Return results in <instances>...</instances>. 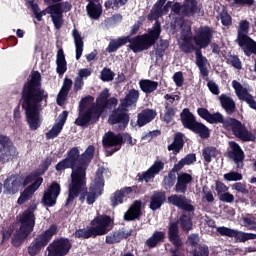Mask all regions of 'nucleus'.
<instances>
[{"label": "nucleus", "instance_id": "13", "mask_svg": "<svg viewBox=\"0 0 256 256\" xmlns=\"http://www.w3.org/2000/svg\"><path fill=\"white\" fill-rule=\"evenodd\" d=\"M123 143H125V140L123 139V134L121 133L115 134L114 132L109 131L102 138L103 147L106 149L114 147L110 151H107V157H111L114 153H117V151H121Z\"/></svg>", "mask_w": 256, "mask_h": 256}, {"label": "nucleus", "instance_id": "37", "mask_svg": "<svg viewBox=\"0 0 256 256\" xmlns=\"http://www.w3.org/2000/svg\"><path fill=\"white\" fill-rule=\"evenodd\" d=\"M179 171L175 166L168 172L167 176H164L162 185L166 191H169L170 189H173L175 187V183H177V174Z\"/></svg>", "mask_w": 256, "mask_h": 256}, {"label": "nucleus", "instance_id": "9", "mask_svg": "<svg viewBox=\"0 0 256 256\" xmlns=\"http://www.w3.org/2000/svg\"><path fill=\"white\" fill-rule=\"evenodd\" d=\"M180 119L183 127L189 129L195 135H198L200 139H209L211 137V130L205 124L197 121L195 115L191 113L189 108H184L180 113Z\"/></svg>", "mask_w": 256, "mask_h": 256}, {"label": "nucleus", "instance_id": "21", "mask_svg": "<svg viewBox=\"0 0 256 256\" xmlns=\"http://www.w3.org/2000/svg\"><path fill=\"white\" fill-rule=\"evenodd\" d=\"M23 183V177L19 176V174H12L7 179L4 180V193L6 195H15L19 193V189H21V185Z\"/></svg>", "mask_w": 256, "mask_h": 256}, {"label": "nucleus", "instance_id": "22", "mask_svg": "<svg viewBox=\"0 0 256 256\" xmlns=\"http://www.w3.org/2000/svg\"><path fill=\"white\" fill-rule=\"evenodd\" d=\"M165 169V163L161 160H156L153 165L142 174H138V181L141 183H149L151 179H155V175H159Z\"/></svg>", "mask_w": 256, "mask_h": 256}, {"label": "nucleus", "instance_id": "28", "mask_svg": "<svg viewBox=\"0 0 256 256\" xmlns=\"http://www.w3.org/2000/svg\"><path fill=\"white\" fill-rule=\"evenodd\" d=\"M168 239L172 245L183 247V240H181V236L179 235V221L169 223Z\"/></svg>", "mask_w": 256, "mask_h": 256}, {"label": "nucleus", "instance_id": "11", "mask_svg": "<svg viewBox=\"0 0 256 256\" xmlns=\"http://www.w3.org/2000/svg\"><path fill=\"white\" fill-rule=\"evenodd\" d=\"M45 15H50L52 23L57 31L63 27L64 21L61 3L51 4L46 9L40 11L36 16L37 21H43V17H45Z\"/></svg>", "mask_w": 256, "mask_h": 256}, {"label": "nucleus", "instance_id": "43", "mask_svg": "<svg viewBox=\"0 0 256 256\" xmlns=\"http://www.w3.org/2000/svg\"><path fill=\"white\" fill-rule=\"evenodd\" d=\"M163 239H165V232L156 231L150 238L146 240V245L150 249H153L157 247V245H159Z\"/></svg>", "mask_w": 256, "mask_h": 256}, {"label": "nucleus", "instance_id": "53", "mask_svg": "<svg viewBox=\"0 0 256 256\" xmlns=\"http://www.w3.org/2000/svg\"><path fill=\"white\" fill-rule=\"evenodd\" d=\"M100 79H101V81H104V82L113 81L115 79V72H113L111 69L105 67L101 71Z\"/></svg>", "mask_w": 256, "mask_h": 256}, {"label": "nucleus", "instance_id": "50", "mask_svg": "<svg viewBox=\"0 0 256 256\" xmlns=\"http://www.w3.org/2000/svg\"><path fill=\"white\" fill-rule=\"evenodd\" d=\"M226 63L228 65H232L234 69H238V71H241V69H243L241 59H239V56L237 55H228V58H226Z\"/></svg>", "mask_w": 256, "mask_h": 256}, {"label": "nucleus", "instance_id": "32", "mask_svg": "<svg viewBox=\"0 0 256 256\" xmlns=\"http://www.w3.org/2000/svg\"><path fill=\"white\" fill-rule=\"evenodd\" d=\"M165 201H167V195L164 191H154L150 198L149 204L151 211H157V209H161Z\"/></svg>", "mask_w": 256, "mask_h": 256}, {"label": "nucleus", "instance_id": "64", "mask_svg": "<svg viewBox=\"0 0 256 256\" xmlns=\"http://www.w3.org/2000/svg\"><path fill=\"white\" fill-rule=\"evenodd\" d=\"M207 87L209 91L212 92L213 95H219L220 91H219V85H217V83L213 81H209L207 83Z\"/></svg>", "mask_w": 256, "mask_h": 256}, {"label": "nucleus", "instance_id": "61", "mask_svg": "<svg viewBox=\"0 0 256 256\" xmlns=\"http://www.w3.org/2000/svg\"><path fill=\"white\" fill-rule=\"evenodd\" d=\"M232 189H235L238 193H242L243 195H247L249 190L247 189V185L237 182L232 186Z\"/></svg>", "mask_w": 256, "mask_h": 256}, {"label": "nucleus", "instance_id": "14", "mask_svg": "<svg viewBox=\"0 0 256 256\" xmlns=\"http://www.w3.org/2000/svg\"><path fill=\"white\" fill-rule=\"evenodd\" d=\"M35 211H37V203L33 200L30 203V206L24 210L22 215L20 216V229L23 231H28L29 233H33V229H35Z\"/></svg>", "mask_w": 256, "mask_h": 256}, {"label": "nucleus", "instance_id": "38", "mask_svg": "<svg viewBox=\"0 0 256 256\" xmlns=\"http://www.w3.org/2000/svg\"><path fill=\"white\" fill-rule=\"evenodd\" d=\"M196 65L200 69L203 77H209V70L207 69V57L203 56V51L197 50L196 52Z\"/></svg>", "mask_w": 256, "mask_h": 256}, {"label": "nucleus", "instance_id": "47", "mask_svg": "<svg viewBox=\"0 0 256 256\" xmlns=\"http://www.w3.org/2000/svg\"><path fill=\"white\" fill-rule=\"evenodd\" d=\"M164 117H163V121L164 123H172L173 119H175V115L177 113V108H173L172 106L169 105V102H165L164 104Z\"/></svg>", "mask_w": 256, "mask_h": 256}, {"label": "nucleus", "instance_id": "54", "mask_svg": "<svg viewBox=\"0 0 256 256\" xmlns=\"http://www.w3.org/2000/svg\"><path fill=\"white\" fill-rule=\"evenodd\" d=\"M61 131H63V128L55 124L48 132H46V139L49 141L59 137V133H61Z\"/></svg>", "mask_w": 256, "mask_h": 256}, {"label": "nucleus", "instance_id": "42", "mask_svg": "<svg viewBox=\"0 0 256 256\" xmlns=\"http://www.w3.org/2000/svg\"><path fill=\"white\" fill-rule=\"evenodd\" d=\"M127 197V193L125 192L124 188H121L120 190H116L111 196H110V203L111 207H119V205H123V201Z\"/></svg>", "mask_w": 256, "mask_h": 256}, {"label": "nucleus", "instance_id": "3", "mask_svg": "<svg viewBox=\"0 0 256 256\" xmlns=\"http://www.w3.org/2000/svg\"><path fill=\"white\" fill-rule=\"evenodd\" d=\"M197 113L201 119H204V121H207V123H210V125H217L220 123L223 129L226 131H231V133L235 135L237 139H240V141H243L244 143H249V141L256 140L255 134L248 131L245 124L236 118H225L220 112L211 113L207 108H198Z\"/></svg>", "mask_w": 256, "mask_h": 256}, {"label": "nucleus", "instance_id": "60", "mask_svg": "<svg viewBox=\"0 0 256 256\" xmlns=\"http://www.w3.org/2000/svg\"><path fill=\"white\" fill-rule=\"evenodd\" d=\"M220 19H221V23H222V25H224V27H229L230 25L233 24V19L231 18V15H229V13H227V12H222L220 14Z\"/></svg>", "mask_w": 256, "mask_h": 256}, {"label": "nucleus", "instance_id": "8", "mask_svg": "<svg viewBox=\"0 0 256 256\" xmlns=\"http://www.w3.org/2000/svg\"><path fill=\"white\" fill-rule=\"evenodd\" d=\"M161 22L156 20L153 24L152 29L148 31L147 34L138 35L133 38L131 36H125L128 45V49L133 51V53H141V51H147V49H151L157 41H159V37H161Z\"/></svg>", "mask_w": 256, "mask_h": 256}, {"label": "nucleus", "instance_id": "31", "mask_svg": "<svg viewBox=\"0 0 256 256\" xmlns=\"http://www.w3.org/2000/svg\"><path fill=\"white\" fill-rule=\"evenodd\" d=\"M236 43L241 47L246 57H251V55H256V42L250 36L242 40L236 41Z\"/></svg>", "mask_w": 256, "mask_h": 256}, {"label": "nucleus", "instance_id": "45", "mask_svg": "<svg viewBox=\"0 0 256 256\" xmlns=\"http://www.w3.org/2000/svg\"><path fill=\"white\" fill-rule=\"evenodd\" d=\"M128 39L125 36L119 37L116 40H111L106 48L107 53H115L123 45H127Z\"/></svg>", "mask_w": 256, "mask_h": 256}, {"label": "nucleus", "instance_id": "10", "mask_svg": "<svg viewBox=\"0 0 256 256\" xmlns=\"http://www.w3.org/2000/svg\"><path fill=\"white\" fill-rule=\"evenodd\" d=\"M57 233V225L52 224L50 227L42 232L40 235L36 236L28 247V254L30 256H36L41 253L42 249H45L54 235Z\"/></svg>", "mask_w": 256, "mask_h": 256}, {"label": "nucleus", "instance_id": "51", "mask_svg": "<svg viewBox=\"0 0 256 256\" xmlns=\"http://www.w3.org/2000/svg\"><path fill=\"white\" fill-rule=\"evenodd\" d=\"M53 163V158L51 156L46 157L41 165L39 169H36L35 171L39 173V175H45V173H47V171L49 170V167H51V164Z\"/></svg>", "mask_w": 256, "mask_h": 256}, {"label": "nucleus", "instance_id": "44", "mask_svg": "<svg viewBox=\"0 0 256 256\" xmlns=\"http://www.w3.org/2000/svg\"><path fill=\"white\" fill-rule=\"evenodd\" d=\"M249 29H250L249 21L242 20L239 23L236 42L241 41L243 39H247L249 37Z\"/></svg>", "mask_w": 256, "mask_h": 256}, {"label": "nucleus", "instance_id": "30", "mask_svg": "<svg viewBox=\"0 0 256 256\" xmlns=\"http://www.w3.org/2000/svg\"><path fill=\"white\" fill-rule=\"evenodd\" d=\"M93 101H95V97L91 95L85 96L84 98L81 99L79 103V111H80L79 116L75 120V125H77L78 127H89V125H92V124H86V125L80 124V119L81 117H83V115H85V113H87V108L93 103Z\"/></svg>", "mask_w": 256, "mask_h": 256}, {"label": "nucleus", "instance_id": "39", "mask_svg": "<svg viewBox=\"0 0 256 256\" xmlns=\"http://www.w3.org/2000/svg\"><path fill=\"white\" fill-rule=\"evenodd\" d=\"M139 87L143 93L146 95H151V93H154V91H157V87H159V82L149 80V79H143L139 81Z\"/></svg>", "mask_w": 256, "mask_h": 256}, {"label": "nucleus", "instance_id": "59", "mask_svg": "<svg viewBox=\"0 0 256 256\" xmlns=\"http://www.w3.org/2000/svg\"><path fill=\"white\" fill-rule=\"evenodd\" d=\"M68 95L69 91L61 88L56 99L57 105H63V103H65V101L67 100Z\"/></svg>", "mask_w": 256, "mask_h": 256}, {"label": "nucleus", "instance_id": "2", "mask_svg": "<svg viewBox=\"0 0 256 256\" xmlns=\"http://www.w3.org/2000/svg\"><path fill=\"white\" fill-rule=\"evenodd\" d=\"M49 93L43 88V78L40 71L33 70L23 84L20 92V105L25 111L26 121L31 131H37L41 127L39 117L43 107V101L47 103Z\"/></svg>", "mask_w": 256, "mask_h": 256}, {"label": "nucleus", "instance_id": "41", "mask_svg": "<svg viewBox=\"0 0 256 256\" xmlns=\"http://www.w3.org/2000/svg\"><path fill=\"white\" fill-rule=\"evenodd\" d=\"M29 235H31V232L27 230L25 231L23 228H19L12 238L13 247H21Z\"/></svg>", "mask_w": 256, "mask_h": 256}, {"label": "nucleus", "instance_id": "7", "mask_svg": "<svg viewBox=\"0 0 256 256\" xmlns=\"http://www.w3.org/2000/svg\"><path fill=\"white\" fill-rule=\"evenodd\" d=\"M168 203L183 211L179 217V224L184 233L193 231V217H195V206L191 199L183 194H172L168 197Z\"/></svg>", "mask_w": 256, "mask_h": 256}, {"label": "nucleus", "instance_id": "56", "mask_svg": "<svg viewBox=\"0 0 256 256\" xmlns=\"http://www.w3.org/2000/svg\"><path fill=\"white\" fill-rule=\"evenodd\" d=\"M141 207L142 202L140 200H136L134 201L129 210L133 213V215H135L139 219V217H141L142 214Z\"/></svg>", "mask_w": 256, "mask_h": 256}, {"label": "nucleus", "instance_id": "33", "mask_svg": "<svg viewBox=\"0 0 256 256\" xmlns=\"http://www.w3.org/2000/svg\"><path fill=\"white\" fill-rule=\"evenodd\" d=\"M137 125L138 127H145L147 123H151L155 117H157V112L153 109L146 108L138 113Z\"/></svg>", "mask_w": 256, "mask_h": 256}, {"label": "nucleus", "instance_id": "57", "mask_svg": "<svg viewBox=\"0 0 256 256\" xmlns=\"http://www.w3.org/2000/svg\"><path fill=\"white\" fill-rule=\"evenodd\" d=\"M193 256H209V247L207 245H199L193 251Z\"/></svg>", "mask_w": 256, "mask_h": 256}, {"label": "nucleus", "instance_id": "29", "mask_svg": "<svg viewBox=\"0 0 256 256\" xmlns=\"http://www.w3.org/2000/svg\"><path fill=\"white\" fill-rule=\"evenodd\" d=\"M185 147V134L177 132L174 134V139L170 145H168V151H172L173 155H179Z\"/></svg>", "mask_w": 256, "mask_h": 256}, {"label": "nucleus", "instance_id": "15", "mask_svg": "<svg viewBox=\"0 0 256 256\" xmlns=\"http://www.w3.org/2000/svg\"><path fill=\"white\" fill-rule=\"evenodd\" d=\"M71 241L69 238H58L47 247L48 256H65L71 251Z\"/></svg>", "mask_w": 256, "mask_h": 256}, {"label": "nucleus", "instance_id": "55", "mask_svg": "<svg viewBox=\"0 0 256 256\" xmlns=\"http://www.w3.org/2000/svg\"><path fill=\"white\" fill-rule=\"evenodd\" d=\"M224 179L226 181H242L243 180V174L239 173V172H229L224 174Z\"/></svg>", "mask_w": 256, "mask_h": 256}, {"label": "nucleus", "instance_id": "26", "mask_svg": "<svg viewBox=\"0 0 256 256\" xmlns=\"http://www.w3.org/2000/svg\"><path fill=\"white\" fill-rule=\"evenodd\" d=\"M131 235H133V229H130L129 231H127L122 228L120 230H116L109 233L106 236L105 243L107 245H115L116 243H121L123 239H129Z\"/></svg>", "mask_w": 256, "mask_h": 256}, {"label": "nucleus", "instance_id": "25", "mask_svg": "<svg viewBox=\"0 0 256 256\" xmlns=\"http://www.w3.org/2000/svg\"><path fill=\"white\" fill-rule=\"evenodd\" d=\"M41 185H43V178H38L35 182L26 187L23 192L20 193V196L17 200L18 205H23L26 201L32 199L35 191H37Z\"/></svg>", "mask_w": 256, "mask_h": 256}, {"label": "nucleus", "instance_id": "36", "mask_svg": "<svg viewBox=\"0 0 256 256\" xmlns=\"http://www.w3.org/2000/svg\"><path fill=\"white\" fill-rule=\"evenodd\" d=\"M56 73L58 75H65L67 73V60L65 59V51L60 47L56 54Z\"/></svg>", "mask_w": 256, "mask_h": 256}, {"label": "nucleus", "instance_id": "40", "mask_svg": "<svg viewBox=\"0 0 256 256\" xmlns=\"http://www.w3.org/2000/svg\"><path fill=\"white\" fill-rule=\"evenodd\" d=\"M72 37L75 43L76 60L79 61V59H81V55H83V37H81L78 29H74L72 31Z\"/></svg>", "mask_w": 256, "mask_h": 256}, {"label": "nucleus", "instance_id": "17", "mask_svg": "<svg viewBox=\"0 0 256 256\" xmlns=\"http://www.w3.org/2000/svg\"><path fill=\"white\" fill-rule=\"evenodd\" d=\"M61 195V184L57 181H53L46 191H44L42 197V203L45 207H55L57 205V199Z\"/></svg>", "mask_w": 256, "mask_h": 256}, {"label": "nucleus", "instance_id": "48", "mask_svg": "<svg viewBox=\"0 0 256 256\" xmlns=\"http://www.w3.org/2000/svg\"><path fill=\"white\" fill-rule=\"evenodd\" d=\"M165 1H158L154 5L153 9L151 10L150 14L148 15V19L151 21L153 17L155 19H159L163 15V5H165Z\"/></svg>", "mask_w": 256, "mask_h": 256}, {"label": "nucleus", "instance_id": "5", "mask_svg": "<svg viewBox=\"0 0 256 256\" xmlns=\"http://www.w3.org/2000/svg\"><path fill=\"white\" fill-rule=\"evenodd\" d=\"M117 103V98H109V89L105 88L96 98V104L90 106L87 112L81 116L80 125H95L101 119L105 110L117 107Z\"/></svg>", "mask_w": 256, "mask_h": 256}, {"label": "nucleus", "instance_id": "20", "mask_svg": "<svg viewBox=\"0 0 256 256\" xmlns=\"http://www.w3.org/2000/svg\"><path fill=\"white\" fill-rule=\"evenodd\" d=\"M15 148L11 138L0 134V163H7L11 159Z\"/></svg>", "mask_w": 256, "mask_h": 256}, {"label": "nucleus", "instance_id": "46", "mask_svg": "<svg viewBox=\"0 0 256 256\" xmlns=\"http://www.w3.org/2000/svg\"><path fill=\"white\" fill-rule=\"evenodd\" d=\"M197 161V155L195 153L187 154L178 163L174 164L178 171H181L185 165H193Z\"/></svg>", "mask_w": 256, "mask_h": 256}, {"label": "nucleus", "instance_id": "62", "mask_svg": "<svg viewBox=\"0 0 256 256\" xmlns=\"http://www.w3.org/2000/svg\"><path fill=\"white\" fill-rule=\"evenodd\" d=\"M219 200L222 201L223 203H233L235 201V196L229 192H224L223 194H220Z\"/></svg>", "mask_w": 256, "mask_h": 256}, {"label": "nucleus", "instance_id": "27", "mask_svg": "<svg viewBox=\"0 0 256 256\" xmlns=\"http://www.w3.org/2000/svg\"><path fill=\"white\" fill-rule=\"evenodd\" d=\"M140 95L139 90L132 88L124 98L120 99V105L128 110L130 107H137Z\"/></svg>", "mask_w": 256, "mask_h": 256}, {"label": "nucleus", "instance_id": "12", "mask_svg": "<svg viewBox=\"0 0 256 256\" xmlns=\"http://www.w3.org/2000/svg\"><path fill=\"white\" fill-rule=\"evenodd\" d=\"M131 117L129 116V109L119 104L118 108L114 109L108 118L110 125H118L121 131H125L129 125Z\"/></svg>", "mask_w": 256, "mask_h": 256}, {"label": "nucleus", "instance_id": "34", "mask_svg": "<svg viewBox=\"0 0 256 256\" xmlns=\"http://www.w3.org/2000/svg\"><path fill=\"white\" fill-rule=\"evenodd\" d=\"M219 101L222 109H224L227 115H233L237 111V104H235V100L227 94H221L219 96Z\"/></svg>", "mask_w": 256, "mask_h": 256}, {"label": "nucleus", "instance_id": "35", "mask_svg": "<svg viewBox=\"0 0 256 256\" xmlns=\"http://www.w3.org/2000/svg\"><path fill=\"white\" fill-rule=\"evenodd\" d=\"M86 11L90 19L97 20L103 15V6H101L99 2L89 1L86 6Z\"/></svg>", "mask_w": 256, "mask_h": 256}, {"label": "nucleus", "instance_id": "63", "mask_svg": "<svg viewBox=\"0 0 256 256\" xmlns=\"http://www.w3.org/2000/svg\"><path fill=\"white\" fill-rule=\"evenodd\" d=\"M227 191H229V187H227V185H225V183H223L221 181L216 182V193H217L218 197L220 195H223V193H227Z\"/></svg>", "mask_w": 256, "mask_h": 256}, {"label": "nucleus", "instance_id": "4", "mask_svg": "<svg viewBox=\"0 0 256 256\" xmlns=\"http://www.w3.org/2000/svg\"><path fill=\"white\" fill-rule=\"evenodd\" d=\"M213 41V29L209 26L200 27L195 35L191 33V30L187 31L185 34H182V42L180 43V50L182 53L189 55L195 51H201V49H207Z\"/></svg>", "mask_w": 256, "mask_h": 256}, {"label": "nucleus", "instance_id": "58", "mask_svg": "<svg viewBox=\"0 0 256 256\" xmlns=\"http://www.w3.org/2000/svg\"><path fill=\"white\" fill-rule=\"evenodd\" d=\"M173 81L176 87H183V83H185V77H183V72H175L173 75Z\"/></svg>", "mask_w": 256, "mask_h": 256}, {"label": "nucleus", "instance_id": "24", "mask_svg": "<svg viewBox=\"0 0 256 256\" xmlns=\"http://www.w3.org/2000/svg\"><path fill=\"white\" fill-rule=\"evenodd\" d=\"M229 159H233L237 169H243L245 161V152L237 142L231 143V150L228 152Z\"/></svg>", "mask_w": 256, "mask_h": 256}, {"label": "nucleus", "instance_id": "1", "mask_svg": "<svg viewBox=\"0 0 256 256\" xmlns=\"http://www.w3.org/2000/svg\"><path fill=\"white\" fill-rule=\"evenodd\" d=\"M94 158V145H89L82 154L78 147H72L67 151L66 158L55 165L58 173L65 169H72L71 181L68 184V197L65 202L66 208L71 207L77 197H79L80 203H85L86 199L87 205H93L103 195L105 189L103 172H97L94 181L87 188V169Z\"/></svg>", "mask_w": 256, "mask_h": 256}, {"label": "nucleus", "instance_id": "18", "mask_svg": "<svg viewBox=\"0 0 256 256\" xmlns=\"http://www.w3.org/2000/svg\"><path fill=\"white\" fill-rule=\"evenodd\" d=\"M217 233H219L221 237L234 238L236 243H245V241H251L253 239H256V234L239 232L235 229L227 228L225 226L218 227Z\"/></svg>", "mask_w": 256, "mask_h": 256}, {"label": "nucleus", "instance_id": "52", "mask_svg": "<svg viewBox=\"0 0 256 256\" xmlns=\"http://www.w3.org/2000/svg\"><path fill=\"white\" fill-rule=\"evenodd\" d=\"M37 179H43V177L40 176L39 172H36L35 170L28 174L24 179H22V185L23 187H27L30 183H35Z\"/></svg>", "mask_w": 256, "mask_h": 256}, {"label": "nucleus", "instance_id": "49", "mask_svg": "<svg viewBox=\"0 0 256 256\" xmlns=\"http://www.w3.org/2000/svg\"><path fill=\"white\" fill-rule=\"evenodd\" d=\"M202 155L206 163H211V159L217 157V148L208 146L202 150Z\"/></svg>", "mask_w": 256, "mask_h": 256}, {"label": "nucleus", "instance_id": "23", "mask_svg": "<svg viewBox=\"0 0 256 256\" xmlns=\"http://www.w3.org/2000/svg\"><path fill=\"white\" fill-rule=\"evenodd\" d=\"M191 183H193V176L187 172H181L176 177L174 191L176 193H181L182 195H185Z\"/></svg>", "mask_w": 256, "mask_h": 256}, {"label": "nucleus", "instance_id": "19", "mask_svg": "<svg viewBox=\"0 0 256 256\" xmlns=\"http://www.w3.org/2000/svg\"><path fill=\"white\" fill-rule=\"evenodd\" d=\"M232 87L235 91L236 96L240 101H245L250 109H254L256 111V101L255 97L249 93L247 88L243 87L241 82L237 80L232 81Z\"/></svg>", "mask_w": 256, "mask_h": 256}, {"label": "nucleus", "instance_id": "6", "mask_svg": "<svg viewBox=\"0 0 256 256\" xmlns=\"http://www.w3.org/2000/svg\"><path fill=\"white\" fill-rule=\"evenodd\" d=\"M90 225L91 227L76 229L74 232L75 239H95L107 235L113 231L115 221L111 216L102 214L91 220Z\"/></svg>", "mask_w": 256, "mask_h": 256}, {"label": "nucleus", "instance_id": "16", "mask_svg": "<svg viewBox=\"0 0 256 256\" xmlns=\"http://www.w3.org/2000/svg\"><path fill=\"white\" fill-rule=\"evenodd\" d=\"M172 11L175 15L193 17V15L201 13V7L197 5V1H185L183 5L179 2H175L172 6Z\"/></svg>", "mask_w": 256, "mask_h": 256}]
</instances>
